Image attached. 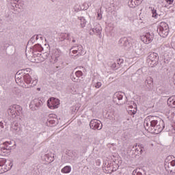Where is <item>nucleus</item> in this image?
<instances>
[{"instance_id": "43", "label": "nucleus", "mask_w": 175, "mask_h": 175, "mask_svg": "<svg viewBox=\"0 0 175 175\" xmlns=\"http://www.w3.org/2000/svg\"><path fill=\"white\" fill-rule=\"evenodd\" d=\"M72 42H73V43H75V42H76V40H73Z\"/></svg>"}, {"instance_id": "16", "label": "nucleus", "mask_w": 175, "mask_h": 175, "mask_svg": "<svg viewBox=\"0 0 175 175\" xmlns=\"http://www.w3.org/2000/svg\"><path fill=\"white\" fill-rule=\"evenodd\" d=\"M92 31L93 33H98V35H100L102 33V27L99 25L98 23H96V27L92 28Z\"/></svg>"}, {"instance_id": "39", "label": "nucleus", "mask_w": 175, "mask_h": 175, "mask_svg": "<svg viewBox=\"0 0 175 175\" xmlns=\"http://www.w3.org/2000/svg\"><path fill=\"white\" fill-rule=\"evenodd\" d=\"M112 68H113V69L116 68V63L112 64Z\"/></svg>"}, {"instance_id": "34", "label": "nucleus", "mask_w": 175, "mask_h": 175, "mask_svg": "<svg viewBox=\"0 0 175 175\" xmlns=\"http://www.w3.org/2000/svg\"><path fill=\"white\" fill-rule=\"evenodd\" d=\"M170 158H172V157L169 156L167 158L165 159V167H167V159H170Z\"/></svg>"}, {"instance_id": "5", "label": "nucleus", "mask_w": 175, "mask_h": 175, "mask_svg": "<svg viewBox=\"0 0 175 175\" xmlns=\"http://www.w3.org/2000/svg\"><path fill=\"white\" fill-rule=\"evenodd\" d=\"M159 60V57L158 56V53H152L148 55L146 62L148 66H150V68H154V66H157V65L158 64Z\"/></svg>"}, {"instance_id": "4", "label": "nucleus", "mask_w": 175, "mask_h": 175, "mask_svg": "<svg viewBox=\"0 0 175 175\" xmlns=\"http://www.w3.org/2000/svg\"><path fill=\"white\" fill-rule=\"evenodd\" d=\"M157 32L161 38H166L169 35V25L165 22H161L157 26Z\"/></svg>"}, {"instance_id": "10", "label": "nucleus", "mask_w": 175, "mask_h": 175, "mask_svg": "<svg viewBox=\"0 0 175 175\" xmlns=\"http://www.w3.org/2000/svg\"><path fill=\"white\" fill-rule=\"evenodd\" d=\"M70 52L72 53V54H77V55H83V54H84L83 46L80 44L72 46L70 49Z\"/></svg>"}, {"instance_id": "18", "label": "nucleus", "mask_w": 175, "mask_h": 175, "mask_svg": "<svg viewBox=\"0 0 175 175\" xmlns=\"http://www.w3.org/2000/svg\"><path fill=\"white\" fill-rule=\"evenodd\" d=\"M8 113L11 117L16 116V107L14 105L10 106L8 109Z\"/></svg>"}, {"instance_id": "42", "label": "nucleus", "mask_w": 175, "mask_h": 175, "mask_svg": "<svg viewBox=\"0 0 175 175\" xmlns=\"http://www.w3.org/2000/svg\"><path fill=\"white\" fill-rule=\"evenodd\" d=\"M77 110H79V109L76 108L74 111L76 112Z\"/></svg>"}, {"instance_id": "41", "label": "nucleus", "mask_w": 175, "mask_h": 175, "mask_svg": "<svg viewBox=\"0 0 175 175\" xmlns=\"http://www.w3.org/2000/svg\"><path fill=\"white\" fill-rule=\"evenodd\" d=\"M144 151V149H141L140 151H139L140 154H143Z\"/></svg>"}, {"instance_id": "33", "label": "nucleus", "mask_w": 175, "mask_h": 175, "mask_svg": "<svg viewBox=\"0 0 175 175\" xmlns=\"http://www.w3.org/2000/svg\"><path fill=\"white\" fill-rule=\"evenodd\" d=\"M169 164H170L171 166L174 167L175 166V161L172 160L171 161Z\"/></svg>"}, {"instance_id": "32", "label": "nucleus", "mask_w": 175, "mask_h": 175, "mask_svg": "<svg viewBox=\"0 0 175 175\" xmlns=\"http://www.w3.org/2000/svg\"><path fill=\"white\" fill-rule=\"evenodd\" d=\"M165 2L168 4V5H173V2H174V0H165Z\"/></svg>"}, {"instance_id": "35", "label": "nucleus", "mask_w": 175, "mask_h": 175, "mask_svg": "<svg viewBox=\"0 0 175 175\" xmlns=\"http://www.w3.org/2000/svg\"><path fill=\"white\" fill-rule=\"evenodd\" d=\"M98 20H102V14L98 13L97 16Z\"/></svg>"}, {"instance_id": "25", "label": "nucleus", "mask_w": 175, "mask_h": 175, "mask_svg": "<svg viewBox=\"0 0 175 175\" xmlns=\"http://www.w3.org/2000/svg\"><path fill=\"white\" fill-rule=\"evenodd\" d=\"M152 10V17H154V18H158V13H157V10L151 8Z\"/></svg>"}, {"instance_id": "26", "label": "nucleus", "mask_w": 175, "mask_h": 175, "mask_svg": "<svg viewBox=\"0 0 175 175\" xmlns=\"http://www.w3.org/2000/svg\"><path fill=\"white\" fill-rule=\"evenodd\" d=\"M86 24H87V21H85L84 17L81 18V27H82V28H84Z\"/></svg>"}, {"instance_id": "8", "label": "nucleus", "mask_w": 175, "mask_h": 175, "mask_svg": "<svg viewBox=\"0 0 175 175\" xmlns=\"http://www.w3.org/2000/svg\"><path fill=\"white\" fill-rule=\"evenodd\" d=\"M12 163H8L6 159H1L0 161V172L1 173L6 172L8 170H10L12 169Z\"/></svg>"}, {"instance_id": "2", "label": "nucleus", "mask_w": 175, "mask_h": 175, "mask_svg": "<svg viewBox=\"0 0 175 175\" xmlns=\"http://www.w3.org/2000/svg\"><path fill=\"white\" fill-rule=\"evenodd\" d=\"M15 81L18 85L23 87L24 85V81L27 84L26 88H30V87H35L38 84V79L31 77L29 74H21L17 72L15 75Z\"/></svg>"}, {"instance_id": "44", "label": "nucleus", "mask_w": 175, "mask_h": 175, "mask_svg": "<svg viewBox=\"0 0 175 175\" xmlns=\"http://www.w3.org/2000/svg\"><path fill=\"white\" fill-rule=\"evenodd\" d=\"M14 129H15V130H17V129H16V128H15Z\"/></svg>"}, {"instance_id": "22", "label": "nucleus", "mask_w": 175, "mask_h": 175, "mask_svg": "<svg viewBox=\"0 0 175 175\" xmlns=\"http://www.w3.org/2000/svg\"><path fill=\"white\" fill-rule=\"evenodd\" d=\"M14 107H15L16 113H18L20 114L21 111H23V107H21L20 105H14Z\"/></svg>"}, {"instance_id": "23", "label": "nucleus", "mask_w": 175, "mask_h": 175, "mask_svg": "<svg viewBox=\"0 0 175 175\" xmlns=\"http://www.w3.org/2000/svg\"><path fill=\"white\" fill-rule=\"evenodd\" d=\"M54 57H55L56 59H58L59 58V56L61 55V51L60 50H55L53 54Z\"/></svg>"}, {"instance_id": "28", "label": "nucleus", "mask_w": 175, "mask_h": 175, "mask_svg": "<svg viewBox=\"0 0 175 175\" xmlns=\"http://www.w3.org/2000/svg\"><path fill=\"white\" fill-rule=\"evenodd\" d=\"M76 77H77L78 79H80V77H81V76H83V72L78 70L77 72H75V73Z\"/></svg>"}, {"instance_id": "19", "label": "nucleus", "mask_w": 175, "mask_h": 175, "mask_svg": "<svg viewBox=\"0 0 175 175\" xmlns=\"http://www.w3.org/2000/svg\"><path fill=\"white\" fill-rule=\"evenodd\" d=\"M124 93L121 92H118L113 94V98L118 99V100H122V98H124Z\"/></svg>"}, {"instance_id": "36", "label": "nucleus", "mask_w": 175, "mask_h": 175, "mask_svg": "<svg viewBox=\"0 0 175 175\" xmlns=\"http://www.w3.org/2000/svg\"><path fill=\"white\" fill-rule=\"evenodd\" d=\"M11 5H12L13 8H14V6L17 5V3H16L15 1H13L12 0H11Z\"/></svg>"}, {"instance_id": "27", "label": "nucleus", "mask_w": 175, "mask_h": 175, "mask_svg": "<svg viewBox=\"0 0 175 175\" xmlns=\"http://www.w3.org/2000/svg\"><path fill=\"white\" fill-rule=\"evenodd\" d=\"M4 148L3 150H8V151L11 150L10 146H9V145L10 144H9V142H4Z\"/></svg>"}, {"instance_id": "15", "label": "nucleus", "mask_w": 175, "mask_h": 175, "mask_svg": "<svg viewBox=\"0 0 175 175\" xmlns=\"http://www.w3.org/2000/svg\"><path fill=\"white\" fill-rule=\"evenodd\" d=\"M167 104L170 107H175V96L170 97L167 100Z\"/></svg>"}, {"instance_id": "14", "label": "nucleus", "mask_w": 175, "mask_h": 175, "mask_svg": "<svg viewBox=\"0 0 175 175\" xmlns=\"http://www.w3.org/2000/svg\"><path fill=\"white\" fill-rule=\"evenodd\" d=\"M69 36H70V33H61L58 36V39L60 40V42H63V40H65V39H68V40H69Z\"/></svg>"}, {"instance_id": "1", "label": "nucleus", "mask_w": 175, "mask_h": 175, "mask_svg": "<svg viewBox=\"0 0 175 175\" xmlns=\"http://www.w3.org/2000/svg\"><path fill=\"white\" fill-rule=\"evenodd\" d=\"M144 126L146 131L158 135L165 129V122L161 119H155L154 116H147L144 122Z\"/></svg>"}, {"instance_id": "6", "label": "nucleus", "mask_w": 175, "mask_h": 175, "mask_svg": "<svg viewBox=\"0 0 175 175\" xmlns=\"http://www.w3.org/2000/svg\"><path fill=\"white\" fill-rule=\"evenodd\" d=\"M59 99L52 97L49 98L47 101V106L51 110H54V109H58V106H59Z\"/></svg>"}, {"instance_id": "24", "label": "nucleus", "mask_w": 175, "mask_h": 175, "mask_svg": "<svg viewBox=\"0 0 175 175\" xmlns=\"http://www.w3.org/2000/svg\"><path fill=\"white\" fill-rule=\"evenodd\" d=\"M93 86L95 87V88H100L102 87V83L97 81L95 82V81H93Z\"/></svg>"}, {"instance_id": "21", "label": "nucleus", "mask_w": 175, "mask_h": 175, "mask_svg": "<svg viewBox=\"0 0 175 175\" xmlns=\"http://www.w3.org/2000/svg\"><path fill=\"white\" fill-rule=\"evenodd\" d=\"M33 51L34 53H42L43 51V47L39 44H36L33 47Z\"/></svg>"}, {"instance_id": "38", "label": "nucleus", "mask_w": 175, "mask_h": 175, "mask_svg": "<svg viewBox=\"0 0 175 175\" xmlns=\"http://www.w3.org/2000/svg\"><path fill=\"white\" fill-rule=\"evenodd\" d=\"M132 114H136V110H131Z\"/></svg>"}, {"instance_id": "37", "label": "nucleus", "mask_w": 175, "mask_h": 175, "mask_svg": "<svg viewBox=\"0 0 175 175\" xmlns=\"http://www.w3.org/2000/svg\"><path fill=\"white\" fill-rule=\"evenodd\" d=\"M138 147H139L140 149H144V145L143 144L139 145Z\"/></svg>"}, {"instance_id": "7", "label": "nucleus", "mask_w": 175, "mask_h": 175, "mask_svg": "<svg viewBox=\"0 0 175 175\" xmlns=\"http://www.w3.org/2000/svg\"><path fill=\"white\" fill-rule=\"evenodd\" d=\"M141 40L145 44H150L154 40V33L150 32L144 33L141 36Z\"/></svg>"}, {"instance_id": "20", "label": "nucleus", "mask_w": 175, "mask_h": 175, "mask_svg": "<svg viewBox=\"0 0 175 175\" xmlns=\"http://www.w3.org/2000/svg\"><path fill=\"white\" fill-rule=\"evenodd\" d=\"M70 172H72V167L70 165H66L61 170V172L64 174H68Z\"/></svg>"}, {"instance_id": "29", "label": "nucleus", "mask_w": 175, "mask_h": 175, "mask_svg": "<svg viewBox=\"0 0 175 175\" xmlns=\"http://www.w3.org/2000/svg\"><path fill=\"white\" fill-rule=\"evenodd\" d=\"M141 2H142V0H134L133 4L132 6H139Z\"/></svg>"}, {"instance_id": "30", "label": "nucleus", "mask_w": 175, "mask_h": 175, "mask_svg": "<svg viewBox=\"0 0 175 175\" xmlns=\"http://www.w3.org/2000/svg\"><path fill=\"white\" fill-rule=\"evenodd\" d=\"M71 79L74 81V83H78V81L79 80V79L76 76L75 77V76L72 77Z\"/></svg>"}, {"instance_id": "40", "label": "nucleus", "mask_w": 175, "mask_h": 175, "mask_svg": "<svg viewBox=\"0 0 175 175\" xmlns=\"http://www.w3.org/2000/svg\"><path fill=\"white\" fill-rule=\"evenodd\" d=\"M12 2H15V3H18V0H12Z\"/></svg>"}, {"instance_id": "31", "label": "nucleus", "mask_w": 175, "mask_h": 175, "mask_svg": "<svg viewBox=\"0 0 175 175\" xmlns=\"http://www.w3.org/2000/svg\"><path fill=\"white\" fill-rule=\"evenodd\" d=\"M133 2H135V0H129V6H130V8H136V6H133Z\"/></svg>"}, {"instance_id": "9", "label": "nucleus", "mask_w": 175, "mask_h": 175, "mask_svg": "<svg viewBox=\"0 0 175 175\" xmlns=\"http://www.w3.org/2000/svg\"><path fill=\"white\" fill-rule=\"evenodd\" d=\"M90 126L92 129H98V131H100L102 129V122L100 121L94 119L90 121Z\"/></svg>"}, {"instance_id": "11", "label": "nucleus", "mask_w": 175, "mask_h": 175, "mask_svg": "<svg viewBox=\"0 0 175 175\" xmlns=\"http://www.w3.org/2000/svg\"><path fill=\"white\" fill-rule=\"evenodd\" d=\"M39 106H40V103L39 102V99L38 98L33 99L29 105V107L31 110H33V111L36 110V109H38Z\"/></svg>"}, {"instance_id": "17", "label": "nucleus", "mask_w": 175, "mask_h": 175, "mask_svg": "<svg viewBox=\"0 0 175 175\" xmlns=\"http://www.w3.org/2000/svg\"><path fill=\"white\" fill-rule=\"evenodd\" d=\"M38 55H39V53H38ZM50 57V53L49 52H45L44 53H40V62H43L45 59H47Z\"/></svg>"}, {"instance_id": "3", "label": "nucleus", "mask_w": 175, "mask_h": 175, "mask_svg": "<svg viewBox=\"0 0 175 175\" xmlns=\"http://www.w3.org/2000/svg\"><path fill=\"white\" fill-rule=\"evenodd\" d=\"M132 39L131 38H123L119 40L120 44H122L125 50H133L137 55H140L143 53L142 46H139L137 42H133L131 44Z\"/></svg>"}, {"instance_id": "12", "label": "nucleus", "mask_w": 175, "mask_h": 175, "mask_svg": "<svg viewBox=\"0 0 175 175\" xmlns=\"http://www.w3.org/2000/svg\"><path fill=\"white\" fill-rule=\"evenodd\" d=\"M52 117H54L53 114H51L49 116V118H48L47 124L48 125H51V126H55L58 124V122L56 118H52Z\"/></svg>"}, {"instance_id": "13", "label": "nucleus", "mask_w": 175, "mask_h": 175, "mask_svg": "<svg viewBox=\"0 0 175 175\" xmlns=\"http://www.w3.org/2000/svg\"><path fill=\"white\" fill-rule=\"evenodd\" d=\"M44 159L48 163H51V162H54V155L51 153H48L44 155Z\"/></svg>"}]
</instances>
